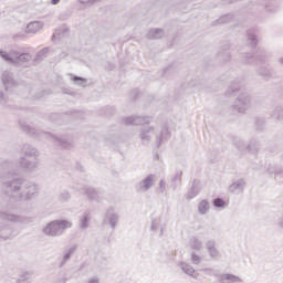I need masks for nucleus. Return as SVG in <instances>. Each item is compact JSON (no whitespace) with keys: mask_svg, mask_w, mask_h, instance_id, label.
<instances>
[{"mask_svg":"<svg viewBox=\"0 0 283 283\" xmlns=\"http://www.w3.org/2000/svg\"><path fill=\"white\" fill-rule=\"evenodd\" d=\"M14 164L9 160H3L0 164V187L1 191L8 198L13 200L21 199V191H23V182L25 179L14 177Z\"/></svg>","mask_w":283,"mask_h":283,"instance_id":"1","label":"nucleus"},{"mask_svg":"<svg viewBox=\"0 0 283 283\" xmlns=\"http://www.w3.org/2000/svg\"><path fill=\"white\" fill-rule=\"evenodd\" d=\"M66 229H72V222L63 219L53 220L43 228L44 235L50 238H60Z\"/></svg>","mask_w":283,"mask_h":283,"instance_id":"2","label":"nucleus"},{"mask_svg":"<svg viewBox=\"0 0 283 283\" xmlns=\"http://www.w3.org/2000/svg\"><path fill=\"white\" fill-rule=\"evenodd\" d=\"M0 56L3 61H8L9 63H28V61H32V55L30 53H23L17 50H11L8 53L0 49Z\"/></svg>","mask_w":283,"mask_h":283,"instance_id":"3","label":"nucleus"},{"mask_svg":"<svg viewBox=\"0 0 283 283\" xmlns=\"http://www.w3.org/2000/svg\"><path fill=\"white\" fill-rule=\"evenodd\" d=\"M118 222H120V214L116 212V208L109 207L108 209H106L103 216V223L106 227H109L112 231H116V228L118 227Z\"/></svg>","mask_w":283,"mask_h":283,"instance_id":"4","label":"nucleus"},{"mask_svg":"<svg viewBox=\"0 0 283 283\" xmlns=\"http://www.w3.org/2000/svg\"><path fill=\"white\" fill-rule=\"evenodd\" d=\"M251 107V96L249 93L241 91L239 96L235 99V103L232 105V109H237L240 114H244L247 109Z\"/></svg>","mask_w":283,"mask_h":283,"instance_id":"5","label":"nucleus"},{"mask_svg":"<svg viewBox=\"0 0 283 283\" xmlns=\"http://www.w3.org/2000/svg\"><path fill=\"white\" fill-rule=\"evenodd\" d=\"M206 252L208 253V258L212 262H218L222 260V252H220L216 239H210L206 242Z\"/></svg>","mask_w":283,"mask_h":283,"instance_id":"6","label":"nucleus"},{"mask_svg":"<svg viewBox=\"0 0 283 283\" xmlns=\"http://www.w3.org/2000/svg\"><path fill=\"white\" fill-rule=\"evenodd\" d=\"M39 193V186L30 182V181H23V187L20 193V200H31V198H34Z\"/></svg>","mask_w":283,"mask_h":283,"instance_id":"7","label":"nucleus"},{"mask_svg":"<svg viewBox=\"0 0 283 283\" xmlns=\"http://www.w3.org/2000/svg\"><path fill=\"white\" fill-rule=\"evenodd\" d=\"M254 61L264 63L265 61H269V54L264 50H258L255 54L247 53L242 55V63H253Z\"/></svg>","mask_w":283,"mask_h":283,"instance_id":"8","label":"nucleus"},{"mask_svg":"<svg viewBox=\"0 0 283 283\" xmlns=\"http://www.w3.org/2000/svg\"><path fill=\"white\" fill-rule=\"evenodd\" d=\"M233 145L241 153L251 151L252 154H255L259 149L258 140H255V139L251 140L249 144H245L244 140H242L240 138H234Z\"/></svg>","mask_w":283,"mask_h":283,"instance_id":"9","label":"nucleus"},{"mask_svg":"<svg viewBox=\"0 0 283 283\" xmlns=\"http://www.w3.org/2000/svg\"><path fill=\"white\" fill-rule=\"evenodd\" d=\"M154 120L151 116H128L122 119L123 125H149Z\"/></svg>","mask_w":283,"mask_h":283,"instance_id":"10","label":"nucleus"},{"mask_svg":"<svg viewBox=\"0 0 283 283\" xmlns=\"http://www.w3.org/2000/svg\"><path fill=\"white\" fill-rule=\"evenodd\" d=\"M155 178H156V176L148 175L142 181L137 182L135 186L136 192L137 193H146V191H149V189H151V187H154Z\"/></svg>","mask_w":283,"mask_h":283,"instance_id":"11","label":"nucleus"},{"mask_svg":"<svg viewBox=\"0 0 283 283\" xmlns=\"http://www.w3.org/2000/svg\"><path fill=\"white\" fill-rule=\"evenodd\" d=\"M0 220H3V222H11L12 224L28 222V219L24 217L3 211H0Z\"/></svg>","mask_w":283,"mask_h":283,"instance_id":"12","label":"nucleus"},{"mask_svg":"<svg viewBox=\"0 0 283 283\" xmlns=\"http://www.w3.org/2000/svg\"><path fill=\"white\" fill-rule=\"evenodd\" d=\"M19 167L23 169V171H36L39 169V159L28 160L25 157H21L19 159Z\"/></svg>","mask_w":283,"mask_h":283,"instance_id":"13","label":"nucleus"},{"mask_svg":"<svg viewBox=\"0 0 283 283\" xmlns=\"http://www.w3.org/2000/svg\"><path fill=\"white\" fill-rule=\"evenodd\" d=\"M169 138H171V130H169V126H167V124H164L161 126L159 135H157L155 145L157 147H160V145H163V143H167Z\"/></svg>","mask_w":283,"mask_h":283,"instance_id":"14","label":"nucleus"},{"mask_svg":"<svg viewBox=\"0 0 283 283\" xmlns=\"http://www.w3.org/2000/svg\"><path fill=\"white\" fill-rule=\"evenodd\" d=\"M217 280L219 283H244L242 277L232 274V273H222L217 275Z\"/></svg>","mask_w":283,"mask_h":283,"instance_id":"15","label":"nucleus"},{"mask_svg":"<svg viewBox=\"0 0 283 283\" xmlns=\"http://www.w3.org/2000/svg\"><path fill=\"white\" fill-rule=\"evenodd\" d=\"M247 187V181L242 178L233 180L232 184L229 186L230 193H244V189Z\"/></svg>","mask_w":283,"mask_h":283,"instance_id":"16","label":"nucleus"},{"mask_svg":"<svg viewBox=\"0 0 283 283\" xmlns=\"http://www.w3.org/2000/svg\"><path fill=\"white\" fill-rule=\"evenodd\" d=\"M43 136H45L46 138H52V140L59 143L64 149H72V140L67 139L66 137H59L50 133H43Z\"/></svg>","mask_w":283,"mask_h":283,"instance_id":"17","label":"nucleus"},{"mask_svg":"<svg viewBox=\"0 0 283 283\" xmlns=\"http://www.w3.org/2000/svg\"><path fill=\"white\" fill-rule=\"evenodd\" d=\"M211 211V203L207 199L199 200L197 205V212L199 216H207Z\"/></svg>","mask_w":283,"mask_h":283,"instance_id":"18","label":"nucleus"},{"mask_svg":"<svg viewBox=\"0 0 283 283\" xmlns=\"http://www.w3.org/2000/svg\"><path fill=\"white\" fill-rule=\"evenodd\" d=\"M178 266L185 273V275H189L190 277L198 280V274H196V269H193L191 264L187 262H179Z\"/></svg>","mask_w":283,"mask_h":283,"instance_id":"19","label":"nucleus"},{"mask_svg":"<svg viewBox=\"0 0 283 283\" xmlns=\"http://www.w3.org/2000/svg\"><path fill=\"white\" fill-rule=\"evenodd\" d=\"M81 193L87 196L88 200H99L101 192L92 187H84L81 189Z\"/></svg>","mask_w":283,"mask_h":283,"instance_id":"20","label":"nucleus"},{"mask_svg":"<svg viewBox=\"0 0 283 283\" xmlns=\"http://www.w3.org/2000/svg\"><path fill=\"white\" fill-rule=\"evenodd\" d=\"M44 23L41 21H32L29 24H27L25 33L27 34H36V32H40L43 30Z\"/></svg>","mask_w":283,"mask_h":283,"instance_id":"21","label":"nucleus"},{"mask_svg":"<svg viewBox=\"0 0 283 283\" xmlns=\"http://www.w3.org/2000/svg\"><path fill=\"white\" fill-rule=\"evenodd\" d=\"M92 221V212L90 210H86L80 219V229L82 231H86V229H90V222Z\"/></svg>","mask_w":283,"mask_h":283,"instance_id":"22","label":"nucleus"},{"mask_svg":"<svg viewBox=\"0 0 283 283\" xmlns=\"http://www.w3.org/2000/svg\"><path fill=\"white\" fill-rule=\"evenodd\" d=\"M14 233V229L10 224H1L0 226V239L1 240H10L12 234Z\"/></svg>","mask_w":283,"mask_h":283,"instance_id":"23","label":"nucleus"},{"mask_svg":"<svg viewBox=\"0 0 283 283\" xmlns=\"http://www.w3.org/2000/svg\"><path fill=\"white\" fill-rule=\"evenodd\" d=\"M22 154L27 156V158H39V150L36 148L31 147L30 144H24L21 147Z\"/></svg>","mask_w":283,"mask_h":283,"instance_id":"24","label":"nucleus"},{"mask_svg":"<svg viewBox=\"0 0 283 283\" xmlns=\"http://www.w3.org/2000/svg\"><path fill=\"white\" fill-rule=\"evenodd\" d=\"M151 134H154V127L153 126H146L140 129V140L143 143H149L151 140Z\"/></svg>","mask_w":283,"mask_h":283,"instance_id":"25","label":"nucleus"},{"mask_svg":"<svg viewBox=\"0 0 283 283\" xmlns=\"http://www.w3.org/2000/svg\"><path fill=\"white\" fill-rule=\"evenodd\" d=\"M2 84L4 85L6 90H10V87H14V80L12 78V75H10V72L4 71L1 75Z\"/></svg>","mask_w":283,"mask_h":283,"instance_id":"26","label":"nucleus"},{"mask_svg":"<svg viewBox=\"0 0 283 283\" xmlns=\"http://www.w3.org/2000/svg\"><path fill=\"white\" fill-rule=\"evenodd\" d=\"M199 193H200V184H198V181L195 180L192 181V186L188 190L186 198L188 200H193V198H196Z\"/></svg>","mask_w":283,"mask_h":283,"instance_id":"27","label":"nucleus"},{"mask_svg":"<svg viewBox=\"0 0 283 283\" xmlns=\"http://www.w3.org/2000/svg\"><path fill=\"white\" fill-rule=\"evenodd\" d=\"M182 182V170H177L170 179V189H178V185Z\"/></svg>","mask_w":283,"mask_h":283,"instance_id":"28","label":"nucleus"},{"mask_svg":"<svg viewBox=\"0 0 283 283\" xmlns=\"http://www.w3.org/2000/svg\"><path fill=\"white\" fill-rule=\"evenodd\" d=\"M76 245H72L71 248H69L65 252L64 255L62 258V261L60 263V266H65V264H67L70 258H72V255H74V253H76Z\"/></svg>","mask_w":283,"mask_h":283,"instance_id":"29","label":"nucleus"},{"mask_svg":"<svg viewBox=\"0 0 283 283\" xmlns=\"http://www.w3.org/2000/svg\"><path fill=\"white\" fill-rule=\"evenodd\" d=\"M189 247L192 251H202V247H203L202 240H200V238L198 237H191Z\"/></svg>","mask_w":283,"mask_h":283,"instance_id":"30","label":"nucleus"},{"mask_svg":"<svg viewBox=\"0 0 283 283\" xmlns=\"http://www.w3.org/2000/svg\"><path fill=\"white\" fill-rule=\"evenodd\" d=\"M159 229V235H163L165 231V227H163V220L160 218L153 219L150 223V231H158Z\"/></svg>","mask_w":283,"mask_h":283,"instance_id":"31","label":"nucleus"},{"mask_svg":"<svg viewBox=\"0 0 283 283\" xmlns=\"http://www.w3.org/2000/svg\"><path fill=\"white\" fill-rule=\"evenodd\" d=\"M148 39H163L165 36V32L161 29H153L147 34Z\"/></svg>","mask_w":283,"mask_h":283,"instance_id":"32","label":"nucleus"},{"mask_svg":"<svg viewBox=\"0 0 283 283\" xmlns=\"http://www.w3.org/2000/svg\"><path fill=\"white\" fill-rule=\"evenodd\" d=\"M233 21V14L228 13L216 20V25H224V23H231Z\"/></svg>","mask_w":283,"mask_h":283,"instance_id":"33","label":"nucleus"},{"mask_svg":"<svg viewBox=\"0 0 283 283\" xmlns=\"http://www.w3.org/2000/svg\"><path fill=\"white\" fill-rule=\"evenodd\" d=\"M265 10L270 14H275V12H277V10H280V6H277V3H275V0H271L270 3L265 4Z\"/></svg>","mask_w":283,"mask_h":283,"instance_id":"34","label":"nucleus"},{"mask_svg":"<svg viewBox=\"0 0 283 283\" xmlns=\"http://www.w3.org/2000/svg\"><path fill=\"white\" fill-rule=\"evenodd\" d=\"M248 43L251 48H255L258 45V35L253 33V31H248L247 34Z\"/></svg>","mask_w":283,"mask_h":283,"instance_id":"35","label":"nucleus"},{"mask_svg":"<svg viewBox=\"0 0 283 283\" xmlns=\"http://www.w3.org/2000/svg\"><path fill=\"white\" fill-rule=\"evenodd\" d=\"M212 205L216 207V209H224V207H227V201H224L222 198H214L212 200Z\"/></svg>","mask_w":283,"mask_h":283,"instance_id":"36","label":"nucleus"},{"mask_svg":"<svg viewBox=\"0 0 283 283\" xmlns=\"http://www.w3.org/2000/svg\"><path fill=\"white\" fill-rule=\"evenodd\" d=\"M17 282H32V272H23L22 274H20Z\"/></svg>","mask_w":283,"mask_h":283,"instance_id":"37","label":"nucleus"},{"mask_svg":"<svg viewBox=\"0 0 283 283\" xmlns=\"http://www.w3.org/2000/svg\"><path fill=\"white\" fill-rule=\"evenodd\" d=\"M190 262L191 264L198 265L201 264L202 262V256H200L198 253L196 252H191L190 253Z\"/></svg>","mask_w":283,"mask_h":283,"instance_id":"38","label":"nucleus"},{"mask_svg":"<svg viewBox=\"0 0 283 283\" xmlns=\"http://www.w3.org/2000/svg\"><path fill=\"white\" fill-rule=\"evenodd\" d=\"M22 129H23V132H27V134H31L33 136H39V130H36V128H33L32 126H30L28 124H23Z\"/></svg>","mask_w":283,"mask_h":283,"instance_id":"39","label":"nucleus"},{"mask_svg":"<svg viewBox=\"0 0 283 283\" xmlns=\"http://www.w3.org/2000/svg\"><path fill=\"white\" fill-rule=\"evenodd\" d=\"M273 118H277L279 120H282L283 118V107L282 106H277L276 108H274L273 113H272Z\"/></svg>","mask_w":283,"mask_h":283,"instance_id":"40","label":"nucleus"},{"mask_svg":"<svg viewBox=\"0 0 283 283\" xmlns=\"http://www.w3.org/2000/svg\"><path fill=\"white\" fill-rule=\"evenodd\" d=\"M200 271L201 273H205V275H209L210 277H217V275H220L216 273V270H213V268H203Z\"/></svg>","mask_w":283,"mask_h":283,"instance_id":"41","label":"nucleus"},{"mask_svg":"<svg viewBox=\"0 0 283 283\" xmlns=\"http://www.w3.org/2000/svg\"><path fill=\"white\" fill-rule=\"evenodd\" d=\"M235 92H240V81L231 83V93H228L227 96H231L232 94H235Z\"/></svg>","mask_w":283,"mask_h":283,"instance_id":"42","label":"nucleus"},{"mask_svg":"<svg viewBox=\"0 0 283 283\" xmlns=\"http://www.w3.org/2000/svg\"><path fill=\"white\" fill-rule=\"evenodd\" d=\"M70 198H72V196H71L70 192H67V191H63V192L59 196V199L61 200V202H67V200H70Z\"/></svg>","mask_w":283,"mask_h":283,"instance_id":"43","label":"nucleus"},{"mask_svg":"<svg viewBox=\"0 0 283 283\" xmlns=\"http://www.w3.org/2000/svg\"><path fill=\"white\" fill-rule=\"evenodd\" d=\"M259 74L263 76V78H271V71H269V69L260 70Z\"/></svg>","mask_w":283,"mask_h":283,"instance_id":"44","label":"nucleus"},{"mask_svg":"<svg viewBox=\"0 0 283 283\" xmlns=\"http://www.w3.org/2000/svg\"><path fill=\"white\" fill-rule=\"evenodd\" d=\"M45 54H48V49H44L42 51H40L36 56H35V61H41L43 60V56H45Z\"/></svg>","mask_w":283,"mask_h":283,"instance_id":"45","label":"nucleus"},{"mask_svg":"<svg viewBox=\"0 0 283 283\" xmlns=\"http://www.w3.org/2000/svg\"><path fill=\"white\" fill-rule=\"evenodd\" d=\"M0 103L6 105L8 103V95L3 91H0Z\"/></svg>","mask_w":283,"mask_h":283,"instance_id":"46","label":"nucleus"},{"mask_svg":"<svg viewBox=\"0 0 283 283\" xmlns=\"http://www.w3.org/2000/svg\"><path fill=\"white\" fill-rule=\"evenodd\" d=\"M73 81L76 83V85H83L86 80L81 76H73Z\"/></svg>","mask_w":283,"mask_h":283,"instance_id":"47","label":"nucleus"},{"mask_svg":"<svg viewBox=\"0 0 283 283\" xmlns=\"http://www.w3.org/2000/svg\"><path fill=\"white\" fill-rule=\"evenodd\" d=\"M96 1L97 0H78V3H81L82 6H94Z\"/></svg>","mask_w":283,"mask_h":283,"instance_id":"48","label":"nucleus"},{"mask_svg":"<svg viewBox=\"0 0 283 283\" xmlns=\"http://www.w3.org/2000/svg\"><path fill=\"white\" fill-rule=\"evenodd\" d=\"M60 21H67V19H70V13L69 12H62L59 15Z\"/></svg>","mask_w":283,"mask_h":283,"instance_id":"49","label":"nucleus"},{"mask_svg":"<svg viewBox=\"0 0 283 283\" xmlns=\"http://www.w3.org/2000/svg\"><path fill=\"white\" fill-rule=\"evenodd\" d=\"M86 283H101V277L92 276V277L86 280Z\"/></svg>","mask_w":283,"mask_h":283,"instance_id":"50","label":"nucleus"},{"mask_svg":"<svg viewBox=\"0 0 283 283\" xmlns=\"http://www.w3.org/2000/svg\"><path fill=\"white\" fill-rule=\"evenodd\" d=\"M219 59H222L223 61H230L231 60V54L229 53H220Z\"/></svg>","mask_w":283,"mask_h":283,"instance_id":"51","label":"nucleus"},{"mask_svg":"<svg viewBox=\"0 0 283 283\" xmlns=\"http://www.w3.org/2000/svg\"><path fill=\"white\" fill-rule=\"evenodd\" d=\"M268 171H269V174H283V170H280V169H277L275 167H270L268 169Z\"/></svg>","mask_w":283,"mask_h":283,"instance_id":"52","label":"nucleus"},{"mask_svg":"<svg viewBox=\"0 0 283 283\" xmlns=\"http://www.w3.org/2000/svg\"><path fill=\"white\" fill-rule=\"evenodd\" d=\"M159 187H160V193H165V187H166L165 179H161L159 181Z\"/></svg>","mask_w":283,"mask_h":283,"instance_id":"53","label":"nucleus"},{"mask_svg":"<svg viewBox=\"0 0 283 283\" xmlns=\"http://www.w3.org/2000/svg\"><path fill=\"white\" fill-rule=\"evenodd\" d=\"M61 3V0H51V6H59Z\"/></svg>","mask_w":283,"mask_h":283,"instance_id":"54","label":"nucleus"},{"mask_svg":"<svg viewBox=\"0 0 283 283\" xmlns=\"http://www.w3.org/2000/svg\"><path fill=\"white\" fill-rule=\"evenodd\" d=\"M280 65H283V56L279 59Z\"/></svg>","mask_w":283,"mask_h":283,"instance_id":"55","label":"nucleus"},{"mask_svg":"<svg viewBox=\"0 0 283 283\" xmlns=\"http://www.w3.org/2000/svg\"><path fill=\"white\" fill-rule=\"evenodd\" d=\"M66 282V279H62L60 281H57V283H65Z\"/></svg>","mask_w":283,"mask_h":283,"instance_id":"56","label":"nucleus"},{"mask_svg":"<svg viewBox=\"0 0 283 283\" xmlns=\"http://www.w3.org/2000/svg\"><path fill=\"white\" fill-rule=\"evenodd\" d=\"M53 39H56V33L53 34Z\"/></svg>","mask_w":283,"mask_h":283,"instance_id":"57","label":"nucleus"}]
</instances>
